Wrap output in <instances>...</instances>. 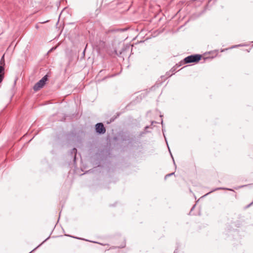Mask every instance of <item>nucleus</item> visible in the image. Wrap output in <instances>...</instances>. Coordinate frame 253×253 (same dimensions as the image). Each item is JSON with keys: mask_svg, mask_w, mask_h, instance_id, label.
I'll use <instances>...</instances> for the list:
<instances>
[{"mask_svg": "<svg viewBox=\"0 0 253 253\" xmlns=\"http://www.w3.org/2000/svg\"><path fill=\"white\" fill-rule=\"evenodd\" d=\"M252 203H251L250 205H249L247 207V208H248V207H250V206L251 205H252Z\"/></svg>", "mask_w": 253, "mask_h": 253, "instance_id": "nucleus-7", "label": "nucleus"}, {"mask_svg": "<svg viewBox=\"0 0 253 253\" xmlns=\"http://www.w3.org/2000/svg\"><path fill=\"white\" fill-rule=\"evenodd\" d=\"M202 56L200 54L191 55L185 57L182 62L184 64L197 63L202 59Z\"/></svg>", "mask_w": 253, "mask_h": 253, "instance_id": "nucleus-1", "label": "nucleus"}, {"mask_svg": "<svg viewBox=\"0 0 253 253\" xmlns=\"http://www.w3.org/2000/svg\"><path fill=\"white\" fill-rule=\"evenodd\" d=\"M95 130L96 132L99 134H104L106 130L104 125L101 123H97L95 125Z\"/></svg>", "mask_w": 253, "mask_h": 253, "instance_id": "nucleus-3", "label": "nucleus"}, {"mask_svg": "<svg viewBox=\"0 0 253 253\" xmlns=\"http://www.w3.org/2000/svg\"><path fill=\"white\" fill-rule=\"evenodd\" d=\"M214 55L215 56H216L217 55V51H214Z\"/></svg>", "mask_w": 253, "mask_h": 253, "instance_id": "nucleus-6", "label": "nucleus"}, {"mask_svg": "<svg viewBox=\"0 0 253 253\" xmlns=\"http://www.w3.org/2000/svg\"><path fill=\"white\" fill-rule=\"evenodd\" d=\"M122 244L119 246V247H124L126 246V242L124 240H122Z\"/></svg>", "mask_w": 253, "mask_h": 253, "instance_id": "nucleus-5", "label": "nucleus"}, {"mask_svg": "<svg viewBox=\"0 0 253 253\" xmlns=\"http://www.w3.org/2000/svg\"><path fill=\"white\" fill-rule=\"evenodd\" d=\"M47 80V76L45 75L41 80H40L37 83L35 84L33 87L34 90L36 91L40 90L44 85Z\"/></svg>", "mask_w": 253, "mask_h": 253, "instance_id": "nucleus-2", "label": "nucleus"}, {"mask_svg": "<svg viewBox=\"0 0 253 253\" xmlns=\"http://www.w3.org/2000/svg\"><path fill=\"white\" fill-rule=\"evenodd\" d=\"M4 61L1 59L0 61V83L2 81L4 78Z\"/></svg>", "mask_w": 253, "mask_h": 253, "instance_id": "nucleus-4", "label": "nucleus"}]
</instances>
